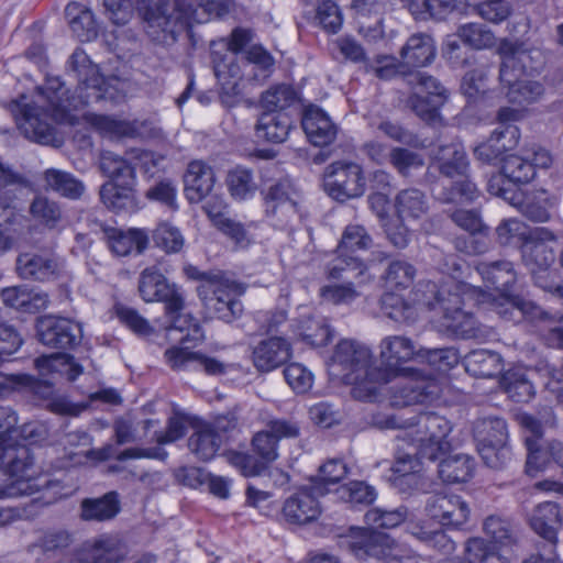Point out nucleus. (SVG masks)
Here are the masks:
<instances>
[{"mask_svg": "<svg viewBox=\"0 0 563 563\" xmlns=\"http://www.w3.org/2000/svg\"><path fill=\"white\" fill-rule=\"evenodd\" d=\"M372 422L379 429H401L400 441L412 442L418 446L421 459L437 461L451 448L448 435L452 428L450 421L434 412L408 416L406 412L395 415L376 413Z\"/></svg>", "mask_w": 563, "mask_h": 563, "instance_id": "1", "label": "nucleus"}, {"mask_svg": "<svg viewBox=\"0 0 563 563\" xmlns=\"http://www.w3.org/2000/svg\"><path fill=\"white\" fill-rule=\"evenodd\" d=\"M37 92L45 104L40 109L36 106L16 102L15 108L20 112L16 117V123L26 139L41 144H49L54 140V128L42 119L40 111L43 110L45 117H49L57 123L74 125L77 118L71 113V110L77 108V103H73L66 97L67 90L59 78H48L44 87L37 88Z\"/></svg>", "mask_w": 563, "mask_h": 563, "instance_id": "2", "label": "nucleus"}, {"mask_svg": "<svg viewBox=\"0 0 563 563\" xmlns=\"http://www.w3.org/2000/svg\"><path fill=\"white\" fill-rule=\"evenodd\" d=\"M232 5V0H170L159 1L148 8L144 19L148 33L157 36L158 30L175 40L176 34L188 30L194 23H205L210 18H222Z\"/></svg>", "mask_w": 563, "mask_h": 563, "instance_id": "3", "label": "nucleus"}, {"mask_svg": "<svg viewBox=\"0 0 563 563\" xmlns=\"http://www.w3.org/2000/svg\"><path fill=\"white\" fill-rule=\"evenodd\" d=\"M407 511L402 508L396 510L369 509L365 514V522L374 529L352 528L342 540V545L363 563H399L396 558L391 556L395 548L394 539L375 529L395 528L405 521Z\"/></svg>", "mask_w": 563, "mask_h": 563, "instance_id": "4", "label": "nucleus"}, {"mask_svg": "<svg viewBox=\"0 0 563 563\" xmlns=\"http://www.w3.org/2000/svg\"><path fill=\"white\" fill-rule=\"evenodd\" d=\"M372 358L371 350L355 340L344 339L335 346L332 362L342 366L345 382L353 386L352 396L355 399L369 401L376 397Z\"/></svg>", "mask_w": 563, "mask_h": 563, "instance_id": "5", "label": "nucleus"}, {"mask_svg": "<svg viewBox=\"0 0 563 563\" xmlns=\"http://www.w3.org/2000/svg\"><path fill=\"white\" fill-rule=\"evenodd\" d=\"M475 268L487 287L501 292L505 303L500 305L503 309L498 310V313L503 318L519 321L522 318L536 319L543 314L541 308L534 302L519 297H509L507 295L510 286H512L517 279V274L511 262L506 260L479 262Z\"/></svg>", "mask_w": 563, "mask_h": 563, "instance_id": "6", "label": "nucleus"}, {"mask_svg": "<svg viewBox=\"0 0 563 563\" xmlns=\"http://www.w3.org/2000/svg\"><path fill=\"white\" fill-rule=\"evenodd\" d=\"M553 241H556V235L548 228L529 231L521 245V257L538 287L563 298V286L555 283L558 273L551 269L555 255L548 242Z\"/></svg>", "mask_w": 563, "mask_h": 563, "instance_id": "7", "label": "nucleus"}, {"mask_svg": "<svg viewBox=\"0 0 563 563\" xmlns=\"http://www.w3.org/2000/svg\"><path fill=\"white\" fill-rule=\"evenodd\" d=\"M468 290V284L453 283L450 288L438 289L432 300H426L430 310L442 313V324L454 335L463 339L477 334L474 316L463 310L464 297Z\"/></svg>", "mask_w": 563, "mask_h": 563, "instance_id": "8", "label": "nucleus"}, {"mask_svg": "<svg viewBox=\"0 0 563 563\" xmlns=\"http://www.w3.org/2000/svg\"><path fill=\"white\" fill-rule=\"evenodd\" d=\"M245 290L242 283L228 277L222 272L217 279H210L206 286H198L197 295L209 314L225 323H231L243 313L244 309L240 297Z\"/></svg>", "mask_w": 563, "mask_h": 563, "instance_id": "9", "label": "nucleus"}, {"mask_svg": "<svg viewBox=\"0 0 563 563\" xmlns=\"http://www.w3.org/2000/svg\"><path fill=\"white\" fill-rule=\"evenodd\" d=\"M421 347L405 335H388L379 343L382 366H374L372 372L376 394L383 384L407 373L404 364L420 358Z\"/></svg>", "mask_w": 563, "mask_h": 563, "instance_id": "10", "label": "nucleus"}, {"mask_svg": "<svg viewBox=\"0 0 563 563\" xmlns=\"http://www.w3.org/2000/svg\"><path fill=\"white\" fill-rule=\"evenodd\" d=\"M473 434L477 451L487 466L500 468L510 460L507 423L503 418L477 419L474 422Z\"/></svg>", "mask_w": 563, "mask_h": 563, "instance_id": "11", "label": "nucleus"}, {"mask_svg": "<svg viewBox=\"0 0 563 563\" xmlns=\"http://www.w3.org/2000/svg\"><path fill=\"white\" fill-rule=\"evenodd\" d=\"M496 53L500 58L499 81L509 82L514 76L538 73L543 64V53L539 48L527 47L518 41L503 38Z\"/></svg>", "mask_w": 563, "mask_h": 563, "instance_id": "12", "label": "nucleus"}, {"mask_svg": "<svg viewBox=\"0 0 563 563\" xmlns=\"http://www.w3.org/2000/svg\"><path fill=\"white\" fill-rule=\"evenodd\" d=\"M327 194L338 201L355 199L364 195L366 178L360 164L336 161L327 166L323 175Z\"/></svg>", "mask_w": 563, "mask_h": 563, "instance_id": "13", "label": "nucleus"}, {"mask_svg": "<svg viewBox=\"0 0 563 563\" xmlns=\"http://www.w3.org/2000/svg\"><path fill=\"white\" fill-rule=\"evenodd\" d=\"M69 69L78 80L76 93L81 104L112 97L110 82L100 73L88 55L80 48L74 51L68 60Z\"/></svg>", "mask_w": 563, "mask_h": 563, "instance_id": "14", "label": "nucleus"}, {"mask_svg": "<svg viewBox=\"0 0 563 563\" xmlns=\"http://www.w3.org/2000/svg\"><path fill=\"white\" fill-rule=\"evenodd\" d=\"M265 212L275 227L287 228L298 213L299 191L289 178H282L264 191Z\"/></svg>", "mask_w": 563, "mask_h": 563, "instance_id": "15", "label": "nucleus"}, {"mask_svg": "<svg viewBox=\"0 0 563 563\" xmlns=\"http://www.w3.org/2000/svg\"><path fill=\"white\" fill-rule=\"evenodd\" d=\"M139 291L146 302H164L167 313L176 312L185 307L183 292L175 285L168 284L164 275L155 267H147L141 273Z\"/></svg>", "mask_w": 563, "mask_h": 563, "instance_id": "16", "label": "nucleus"}, {"mask_svg": "<svg viewBox=\"0 0 563 563\" xmlns=\"http://www.w3.org/2000/svg\"><path fill=\"white\" fill-rule=\"evenodd\" d=\"M36 330L40 342L54 349H74L82 340L81 324L67 318L45 316Z\"/></svg>", "mask_w": 563, "mask_h": 563, "instance_id": "17", "label": "nucleus"}, {"mask_svg": "<svg viewBox=\"0 0 563 563\" xmlns=\"http://www.w3.org/2000/svg\"><path fill=\"white\" fill-rule=\"evenodd\" d=\"M327 494L319 485L305 486L289 496L283 505V518L291 525H307L317 520L321 514L318 497Z\"/></svg>", "mask_w": 563, "mask_h": 563, "instance_id": "18", "label": "nucleus"}, {"mask_svg": "<svg viewBox=\"0 0 563 563\" xmlns=\"http://www.w3.org/2000/svg\"><path fill=\"white\" fill-rule=\"evenodd\" d=\"M166 364L173 371L197 372L218 376L227 374L230 364L217 357L200 352L190 351L188 347L170 346L164 352Z\"/></svg>", "mask_w": 563, "mask_h": 563, "instance_id": "19", "label": "nucleus"}, {"mask_svg": "<svg viewBox=\"0 0 563 563\" xmlns=\"http://www.w3.org/2000/svg\"><path fill=\"white\" fill-rule=\"evenodd\" d=\"M426 511L430 518L438 520L443 527L460 528L470 518L468 504L459 495L438 493L426 503Z\"/></svg>", "mask_w": 563, "mask_h": 563, "instance_id": "20", "label": "nucleus"}, {"mask_svg": "<svg viewBox=\"0 0 563 563\" xmlns=\"http://www.w3.org/2000/svg\"><path fill=\"white\" fill-rule=\"evenodd\" d=\"M291 355V343L283 336L263 339L252 350L253 365L262 373H268L283 366Z\"/></svg>", "mask_w": 563, "mask_h": 563, "instance_id": "21", "label": "nucleus"}, {"mask_svg": "<svg viewBox=\"0 0 563 563\" xmlns=\"http://www.w3.org/2000/svg\"><path fill=\"white\" fill-rule=\"evenodd\" d=\"M519 140V128L508 126L504 130H494L486 141L474 148V157L484 164H495L500 159L504 161V155L515 150Z\"/></svg>", "mask_w": 563, "mask_h": 563, "instance_id": "22", "label": "nucleus"}, {"mask_svg": "<svg viewBox=\"0 0 563 563\" xmlns=\"http://www.w3.org/2000/svg\"><path fill=\"white\" fill-rule=\"evenodd\" d=\"M302 129L314 146L331 144L338 134V126L331 118L317 106H309L301 119Z\"/></svg>", "mask_w": 563, "mask_h": 563, "instance_id": "23", "label": "nucleus"}, {"mask_svg": "<svg viewBox=\"0 0 563 563\" xmlns=\"http://www.w3.org/2000/svg\"><path fill=\"white\" fill-rule=\"evenodd\" d=\"M58 269L56 257L49 253L24 252L16 258V273L23 279L48 280Z\"/></svg>", "mask_w": 563, "mask_h": 563, "instance_id": "24", "label": "nucleus"}, {"mask_svg": "<svg viewBox=\"0 0 563 563\" xmlns=\"http://www.w3.org/2000/svg\"><path fill=\"white\" fill-rule=\"evenodd\" d=\"M440 387L434 380H406L393 387L390 405L394 407H407L422 404L438 397Z\"/></svg>", "mask_w": 563, "mask_h": 563, "instance_id": "25", "label": "nucleus"}, {"mask_svg": "<svg viewBox=\"0 0 563 563\" xmlns=\"http://www.w3.org/2000/svg\"><path fill=\"white\" fill-rule=\"evenodd\" d=\"M434 165L442 177L455 179L470 172V162L461 143L439 145L433 153Z\"/></svg>", "mask_w": 563, "mask_h": 563, "instance_id": "26", "label": "nucleus"}, {"mask_svg": "<svg viewBox=\"0 0 563 563\" xmlns=\"http://www.w3.org/2000/svg\"><path fill=\"white\" fill-rule=\"evenodd\" d=\"M394 209L398 220L418 221L426 217L430 209L427 195L418 188H406L394 198Z\"/></svg>", "mask_w": 563, "mask_h": 563, "instance_id": "27", "label": "nucleus"}, {"mask_svg": "<svg viewBox=\"0 0 563 563\" xmlns=\"http://www.w3.org/2000/svg\"><path fill=\"white\" fill-rule=\"evenodd\" d=\"M213 169L202 161H192L185 174V190L190 202L201 201L213 188Z\"/></svg>", "mask_w": 563, "mask_h": 563, "instance_id": "28", "label": "nucleus"}, {"mask_svg": "<svg viewBox=\"0 0 563 563\" xmlns=\"http://www.w3.org/2000/svg\"><path fill=\"white\" fill-rule=\"evenodd\" d=\"M325 275L329 279H355L358 286L372 280L365 263L350 253H336V257L327 264Z\"/></svg>", "mask_w": 563, "mask_h": 563, "instance_id": "29", "label": "nucleus"}, {"mask_svg": "<svg viewBox=\"0 0 563 563\" xmlns=\"http://www.w3.org/2000/svg\"><path fill=\"white\" fill-rule=\"evenodd\" d=\"M134 183L107 181L100 187L102 203L115 212H135L139 209Z\"/></svg>", "mask_w": 563, "mask_h": 563, "instance_id": "30", "label": "nucleus"}, {"mask_svg": "<svg viewBox=\"0 0 563 563\" xmlns=\"http://www.w3.org/2000/svg\"><path fill=\"white\" fill-rule=\"evenodd\" d=\"M531 529L549 542L555 545L558 541V528L561 522L560 508L558 504L545 501L539 504L532 511L530 517Z\"/></svg>", "mask_w": 563, "mask_h": 563, "instance_id": "31", "label": "nucleus"}, {"mask_svg": "<svg viewBox=\"0 0 563 563\" xmlns=\"http://www.w3.org/2000/svg\"><path fill=\"white\" fill-rule=\"evenodd\" d=\"M295 332L312 346H325L334 335L328 320L319 314L301 316L297 320Z\"/></svg>", "mask_w": 563, "mask_h": 563, "instance_id": "32", "label": "nucleus"}, {"mask_svg": "<svg viewBox=\"0 0 563 563\" xmlns=\"http://www.w3.org/2000/svg\"><path fill=\"white\" fill-rule=\"evenodd\" d=\"M434 56V42L428 34H413L400 51L401 62L408 67H424Z\"/></svg>", "mask_w": 563, "mask_h": 563, "instance_id": "33", "label": "nucleus"}, {"mask_svg": "<svg viewBox=\"0 0 563 563\" xmlns=\"http://www.w3.org/2000/svg\"><path fill=\"white\" fill-rule=\"evenodd\" d=\"M108 238L111 251L118 256H126L133 252L141 254L148 245V233L144 229H112Z\"/></svg>", "mask_w": 563, "mask_h": 563, "instance_id": "34", "label": "nucleus"}, {"mask_svg": "<svg viewBox=\"0 0 563 563\" xmlns=\"http://www.w3.org/2000/svg\"><path fill=\"white\" fill-rule=\"evenodd\" d=\"M117 492H109L99 498H86L80 504V517L85 521H107L120 512Z\"/></svg>", "mask_w": 563, "mask_h": 563, "instance_id": "35", "label": "nucleus"}, {"mask_svg": "<svg viewBox=\"0 0 563 563\" xmlns=\"http://www.w3.org/2000/svg\"><path fill=\"white\" fill-rule=\"evenodd\" d=\"M291 129V119L286 112H264L256 123V135L271 143H283L286 141Z\"/></svg>", "mask_w": 563, "mask_h": 563, "instance_id": "36", "label": "nucleus"}, {"mask_svg": "<svg viewBox=\"0 0 563 563\" xmlns=\"http://www.w3.org/2000/svg\"><path fill=\"white\" fill-rule=\"evenodd\" d=\"M465 369L475 377L493 378L501 374L504 361L496 352L474 350L465 356Z\"/></svg>", "mask_w": 563, "mask_h": 563, "instance_id": "37", "label": "nucleus"}, {"mask_svg": "<svg viewBox=\"0 0 563 563\" xmlns=\"http://www.w3.org/2000/svg\"><path fill=\"white\" fill-rule=\"evenodd\" d=\"M224 181L229 195L236 201L252 199L258 189L253 169L241 165L229 169Z\"/></svg>", "mask_w": 563, "mask_h": 563, "instance_id": "38", "label": "nucleus"}, {"mask_svg": "<svg viewBox=\"0 0 563 563\" xmlns=\"http://www.w3.org/2000/svg\"><path fill=\"white\" fill-rule=\"evenodd\" d=\"M82 118L86 123L106 137L119 139L134 137L137 135V128L134 122L90 112L85 113Z\"/></svg>", "mask_w": 563, "mask_h": 563, "instance_id": "39", "label": "nucleus"}, {"mask_svg": "<svg viewBox=\"0 0 563 563\" xmlns=\"http://www.w3.org/2000/svg\"><path fill=\"white\" fill-rule=\"evenodd\" d=\"M71 32L80 42H90L98 35L93 13L80 3H69L65 9Z\"/></svg>", "mask_w": 563, "mask_h": 563, "instance_id": "40", "label": "nucleus"}, {"mask_svg": "<svg viewBox=\"0 0 563 563\" xmlns=\"http://www.w3.org/2000/svg\"><path fill=\"white\" fill-rule=\"evenodd\" d=\"M128 157H123L112 151H102L100 154L99 167L101 172L109 177L110 181L115 183H134L135 166L129 152Z\"/></svg>", "mask_w": 563, "mask_h": 563, "instance_id": "41", "label": "nucleus"}, {"mask_svg": "<svg viewBox=\"0 0 563 563\" xmlns=\"http://www.w3.org/2000/svg\"><path fill=\"white\" fill-rule=\"evenodd\" d=\"M407 531L419 541L442 554H451L455 550V543L446 533L439 528L432 529L428 521H410L407 525Z\"/></svg>", "mask_w": 563, "mask_h": 563, "instance_id": "42", "label": "nucleus"}, {"mask_svg": "<svg viewBox=\"0 0 563 563\" xmlns=\"http://www.w3.org/2000/svg\"><path fill=\"white\" fill-rule=\"evenodd\" d=\"M475 471V461L467 454H455L442 459L438 465L440 478L446 483H465Z\"/></svg>", "mask_w": 563, "mask_h": 563, "instance_id": "43", "label": "nucleus"}, {"mask_svg": "<svg viewBox=\"0 0 563 563\" xmlns=\"http://www.w3.org/2000/svg\"><path fill=\"white\" fill-rule=\"evenodd\" d=\"M514 76L509 82H500L505 96L511 103L529 104L538 101L544 93V87L540 81Z\"/></svg>", "mask_w": 563, "mask_h": 563, "instance_id": "44", "label": "nucleus"}, {"mask_svg": "<svg viewBox=\"0 0 563 563\" xmlns=\"http://www.w3.org/2000/svg\"><path fill=\"white\" fill-rule=\"evenodd\" d=\"M439 194V200L444 203H471L479 197V189L470 178L468 172L455 179H446Z\"/></svg>", "mask_w": 563, "mask_h": 563, "instance_id": "45", "label": "nucleus"}, {"mask_svg": "<svg viewBox=\"0 0 563 563\" xmlns=\"http://www.w3.org/2000/svg\"><path fill=\"white\" fill-rule=\"evenodd\" d=\"M34 364L43 376L60 374L66 375L68 380H75L82 373L81 366L74 362V357L65 353L42 355L35 358Z\"/></svg>", "mask_w": 563, "mask_h": 563, "instance_id": "46", "label": "nucleus"}, {"mask_svg": "<svg viewBox=\"0 0 563 563\" xmlns=\"http://www.w3.org/2000/svg\"><path fill=\"white\" fill-rule=\"evenodd\" d=\"M46 186L58 195L76 200L85 192V185L73 174L56 168H49L44 172Z\"/></svg>", "mask_w": 563, "mask_h": 563, "instance_id": "47", "label": "nucleus"}, {"mask_svg": "<svg viewBox=\"0 0 563 563\" xmlns=\"http://www.w3.org/2000/svg\"><path fill=\"white\" fill-rule=\"evenodd\" d=\"M501 385L508 396L516 402H527L534 396V386L527 369L515 367L503 374Z\"/></svg>", "mask_w": 563, "mask_h": 563, "instance_id": "48", "label": "nucleus"}, {"mask_svg": "<svg viewBox=\"0 0 563 563\" xmlns=\"http://www.w3.org/2000/svg\"><path fill=\"white\" fill-rule=\"evenodd\" d=\"M221 439L211 424L200 426L189 438L188 448L200 460L209 461L218 452Z\"/></svg>", "mask_w": 563, "mask_h": 563, "instance_id": "49", "label": "nucleus"}, {"mask_svg": "<svg viewBox=\"0 0 563 563\" xmlns=\"http://www.w3.org/2000/svg\"><path fill=\"white\" fill-rule=\"evenodd\" d=\"M438 269L448 275V280L438 286L435 283H428L426 287L428 291L433 294L435 297V292L438 289H442L443 287L450 288L453 283H462L460 277L463 275V268L465 266L464 261L456 254H444L443 252H437L433 255Z\"/></svg>", "mask_w": 563, "mask_h": 563, "instance_id": "50", "label": "nucleus"}, {"mask_svg": "<svg viewBox=\"0 0 563 563\" xmlns=\"http://www.w3.org/2000/svg\"><path fill=\"white\" fill-rule=\"evenodd\" d=\"M415 266L402 260H396L388 264L384 274L385 286L388 290L400 291L405 290L415 282L416 278Z\"/></svg>", "mask_w": 563, "mask_h": 563, "instance_id": "51", "label": "nucleus"}, {"mask_svg": "<svg viewBox=\"0 0 563 563\" xmlns=\"http://www.w3.org/2000/svg\"><path fill=\"white\" fill-rule=\"evenodd\" d=\"M29 185L27 179L0 162V208L7 209L16 198V192Z\"/></svg>", "mask_w": 563, "mask_h": 563, "instance_id": "52", "label": "nucleus"}, {"mask_svg": "<svg viewBox=\"0 0 563 563\" xmlns=\"http://www.w3.org/2000/svg\"><path fill=\"white\" fill-rule=\"evenodd\" d=\"M484 531L494 543L501 548L511 547L518 540L515 527L508 520L498 516H489L484 521Z\"/></svg>", "mask_w": 563, "mask_h": 563, "instance_id": "53", "label": "nucleus"}, {"mask_svg": "<svg viewBox=\"0 0 563 563\" xmlns=\"http://www.w3.org/2000/svg\"><path fill=\"white\" fill-rule=\"evenodd\" d=\"M459 38L472 48L486 49L495 45V35L485 25L479 23H465L457 29Z\"/></svg>", "mask_w": 563, "mask_h": 563, "instance_id": "54", "label": "nucleus"}, {"mask_svg": "<svg viewBox=\"0 0 563 563\" xmlns=\"http://www.w3.org/2000/svg\"><path fill=\"white\" fill-rule=\"evenodd\" d=\"M373 240L366 229L360 224L347 225L336 247V253L346 254L364 251L372 246Z\"/></svg>", "mask_w": 563, "mask_h": 563, "instance_id": "55", "label": "nucleus"}, {"mask_svg": "<svg viewBox=\"0 0 563 563\" xmlns=\"http://www.w3.org/2000/svg\"><path fill=\"white\" fill-rule=\"evenodd\" d=\"M297 101V92L289 85H277L262 95V106L266 112L280 111L289 108Z\"/></svg>", "mask_w": 563, "mask_h": 563, "instance_id": "56", "label": "nucleus"}, {"mask_svg": "<svg viewBox=\"0 0 563 563\" xmlns=\"http://www.w3.org/2000/svg\"><path fill=\"white\" fill-rule=\"evenodd\" d=\"M211 56L217 78L223 80L224 84L235 86L236 79L242 76L240 67L235 63L236 56L228 53L222 54L216 48L214 44L211 45Z\"/></svg>", "mask_w": 563, "mask_h": 563, "instance_id": "57", "label": "nucleus"}, {"mask_svg": "<svg viewBox=\"0 0 563 563\" xmlns=\"http://www.w3.org/2000/svg\"><path fill=\"white\" fill-rule=\"evenodd\" d=\"M503 175L515 184H527L536 176L533 164L528 158L518 155H509L504 158Z\"/></svg>", "mask_w": 563, "mask_h": 563, "instance_id": "58", "label": "nucleus"}, {"mask_svg": "<svg viewBox=\"0 0 563 563\" xmlns=\"http://www.w3.org/2000/svg\"><path fill=\"white\" fill-rule=\"evenodd\" d=\"M382 309L385 314L397 321L407 322L413 320L416 309L407 302L401 296L389 290L382 296Z\"/></svg>", "mask_w": 563, "mask_h": 563, "instance_id": "59", "label": "nucleus"}, {"mask_svg": "<svg viewBox=\"0 0 563 563\" xmlns=\"http://www.w3.org/2000/svg\"><path fill=\"white\" fill-rule=\"evenodd\" d=\"M122 551L117 539L103 537L96 540L88 550L90 563H117L122 558Z\"/></svg>", "mask_w": 563, "mask_h": 563, "instance_id": "60", "label": "nucleus"}, {"mask_svg": "<svg viewBox=\"0 0 563 563\" xmlns=\"http://www.w3.org/2000/svg\"><path fill=\"white\" fill-rule=\"evenodd\" d=\"M189 424H191L190 416L180 410H174L167 420L166 429L155 432V441L161 445L174 443L186 434Z\"/></svg>", "mask_w": 563, "mask_h": 563, "instance_id": "61", "label": "nucleus"}, {"mask_svg": "<svg viewBox=\"0 0 563 563\" xmlns=\"http://www.w3.org/2000/svg\"><path fill=\"white\" fill-rule=\"evenodd\" d=\"M464 555L472 563H507L506 559L482 538H470L464 545Z\"/></svg>", "mask_w": 563, "mask_h": 563, "instance_id": "62", "label": "nucleus"}, {"mask_svg": "<svg viewBox=\"0 0 563 563\" xmlns=\"http://www.w3.org/2000/svg\"><path fill=\"white\" fill-rule=\"evenodd\" d=\"M53 482L46 476H40L36 478H20L10 483L2 492L0 497H20L31 496L38 493L41 488L47 490L53 486Z\"/></svg>", "mask_w": 563, "mask_h": 563, "instance_id": "63", "label": "nucleus"}, {"mask_svg": "<svg viewBox=\"0 0 563 563\" xmlns=\"http://www.w3.org/2000/svg\"><path fill=\"white\" fill-rule=\"evenodd\" d=\"M30 213L48 228H55L62 219L59 205L42 196L34 198L30 206Z\"/></svg>", "mask_w": 563, "mask_h": 563, "instance_id": "64", "label": "nucleus"}]
</instances>
